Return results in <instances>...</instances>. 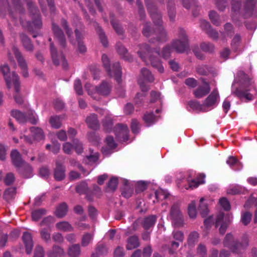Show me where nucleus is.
Segmentation results:
<instances>
[{
  "mask_svg": "<svg viewBox=\"0 0 257 257\" xmlns=\"http://www.w3.org/2000/svg\"><path fill=\"white\" fill-rule=\"evenodd\" d=\"M170 215L173 223L175 226L181 227L183 225V216L177 204H174L172 206L170 210Z\"/></svg>",
  "mask_w": 257,
  "mask_h": 257,
  "instance_id": "nucleus-10",
  "label": "nucleus"
},
{
  "mask_svg": "<svg viewBox=\"0 0 257 257\" xmlns=\"http://www.w3.org/2000/svg\"><path fill=\"white\" fill-rule=\"evenodd\" d=\"M116 138L120 141L126 142L128 140V128L127 125L118 123L114 127Z\"/></svg>",
  "mask_w": 257,
  "mask_h": 257,
  "instance_id": "nucleus-11",
  "label": "nucleus"
},
{
  "mask_svg": "<svg viewBox=\"0 0 257 257\" xmlns=\"http://www.w3.org/2000/svg\"><path fill=\"white\" fill-rule=\"evenodd\" d=\"M208 37L214 41H220L224 43L226 41L225 33H208Z\"/></svg>",
  "mask_w": 257,
  "mask_h": 257,
  "instance_id": "nucleus-48",
  "label": "nucleus"
},
{
  "mask_svg": "<svg viewBox=\"0 0 257 257\" xmlns=\"http://www.w3.org/2000/svg\"><path fill=\"white\" fill-rule=\"evenodd\" d=\"M232 218L233 216L231 214L229 213L225 214L223 213H220L216 218L215 227H217L221 222L229 226L232 221Z\"/></svg>",
  "mask_w": 257,
  "mask_h": 257,
  "instance_id": "nucleus-25",
  "label": "nucleus"
},
{
  "mask_svg": "<svg viewBox=\"0 0 257 257\" xmlns=\"http://www.w3.org/2000/svg\"><path fill=\"white\" fill-rule=\"evenodd\" d=\"M20 37L22 45L26 50L32 52L34 51V47L30 39L25 33H21Z\"/></svg>",
  "mask_w": 257,
  "mask_h": 257,
  "instance_id": "nucleus-26",
  "label": "nucleus"
},
{
  "mask_svg": "<svg viewBox=\"0 0 257 257\" xmlns=\"http://www.w3.org/2000/svg\"><path fill=\"white\" fill-rule=\"evenodd\" d=\"M172 48L177 53H184L189 48V40L186 33H181L179 38L171 43Z\"/></svg>",
  "mask_w": 257,
  "mask_h": 257,
  "instance_id": "nucleus-7",
  "label": "nucleus"
},
{
  "mask_svg": "<svg viewBox=\"0 0 257 257\" xmlns=\"http://www.w3.org/2000/svg\"><path fill=\"white\" fill-rule=\"evenodd\" d=\"M200 27L202 31H207V32H212L210 23L205 20H200Z\"/></svg>",
  "mask_w": 257,
  "mask_h": 257,
  "instance_id": "nucleus-62",
  "label": "nucleus"
},
{
  "mask_svg": "<svg viewBox=\"0 0 257 257\" xmlns=\"http://www.w3.org/2000/svg\"><path fill=\"white\" fill-rule=\"evenodd\" d=\"M51 229H49V228H43L40 231L41 238L46 243L51 241Z\"/></svg>",
  "mask_w": 257,
  "mask_h": 257,
  "instance_id": "nucleus-47",
  "label": "nucleus"
},
{
  "mask_svg": "<svg viewBox=\"0 0 257 257\" xmlns=\"http://www.w3.org/2000/svg\"><path fill=\"white\" fill-rule=\"evenodd\" d=\"M11 115L21 123H24L28 120L27 115L19 110H12Z\"/></svg>",
  "mask_w": 257,
  "mask_h": 257,
  "instance_id": "nucleus-34",
  "label": "nucleus"
},
{
  "mask_svg": "<svg viewBox=\"0 0 257 257\" xmlns=\"http://www.w3.org/2000/svg\"><path fill=\"white\" fill-rule=\"evenodd\" d=\"M141 73L143 78L149 82H153L154 81V77L152 72L146 68H143L141 70Z\"/></svg>",
  "mask_w": 257,
  "mask_h": 257,
  "instance_id": "nucleus-43",
  "label": "nucleus"
},
{
  "mask_svg": "<svg viewBox=\"0 0 257 257\" xmlns=\"http://www.w3.org/2000/svg\"><path fill=\"white\" fill-rule=\"evenodd\" d=\"M214 48V45L210 43L203 42L200 44L201 49L205 52H212L213 51Z\"/></svg>",
  "mask_w": 257,
  "mask_h": 257,
  "instance_id": "nucleus-60",
  "label": "nucleus"
},
{
  "mask_svg": "<svg viewBox=\"0 0 257 257\" xmlns=\"http://www.w3.org/2000/svg\"><path fill=\"white\" fill-rule=\"evenodd\" d=\"M13 82L14 88L17 94L14 95L15 100L18 104H22L23 103V98L22 96L19 94L20 91V82L19 80V76L15 71L13 73Z\"/></svg>",
  "mask_w": 257,
  "mask_h": 257,
  "instance_id": "nucleus-14",
  "label": "nucleus"
},
{
  "mask_svg": "<svg viewBox=\"0 0 257 257\" xmlns=\"http://www.w3.org/2000/svg\"><path fill=\"white\" fill-rule=\"evenodd\" d=\"M224 247L228 248L233 253L240 254L242 250L248 245V239L247 237H243L241 242L235 239L233 235L230 233L226 234L223 241Z\"/></svg>",
  "mask_w": 257,
  "mask_h": 257,
  "instance_id": "nucleus-3",
  "label": "nucleus"
},
{
  "mask_svg": "<svg viewBox=\"0 0 257 257\" xmlns=\"http://www.w3.org/2000/svg\"><path fill=\"white\" fill-rule=\"evenodd\" d=\"M210 91L209 84L205 82V85L199 86L194 91L193 94L196 98H200L208 94Z\"/></svg>",
  "mask_w": 257,
  "mask_h": 257,
  "instance_id": "nucleus-24",
  "label": "nucleus"
},
{
  "mask_svg": "<svg viewBox=\"0 0 257 257\" xmlns=\"http://www.w3.org/2000/svg\"><path fill=\"white\" fill-rule=\"evenodd\" d=\"M219 97L218 92L216 90H213L212 92L205 99L203 105L206 109L208 107H213L216 105L217 99Z\"/></svg>",
  "mask_w": 257,
  "mask_h": 257,
  "instance_id": "nucleus-20",
  "label": "nucleus"
},
{
  "mask_svg": "<svg viewBox=\"0 0 257 257\" xmlns=\"http://www.w3.org/2000/svg\"><path fill=\"white\" fill-rule=\"evenodd\" d=\"M68 208L67 204L65 202H62L56 207L54 214L58 218H63L66 215Z\"/></svg>",
  "mask_w": 257,
  "mask_h": 257,
  "instance_id": "nucleus-33",
  "label": "nucleus"
},
{
  "mask_svg": "<svg viewBox=\"0 0 257 257\" xmlns=\"http://www.w3.org/2000/svg\"><path fill=\"white\" fill-rule=\"evenodd\" d=\"M86 123L89 128L96 131L100 128V124L98 120L97 115L95 113H91L86 118Z\"/></svg>",
  "mask_w": 257,
  "mask_h": 257,
  "instance_id": "nucleus-21",
  "label": "nucleus"
},
{
  "mask_svg": "<svg viewBox=\"0 0 257 257\" xmlns=\"http://www.w3.org/2000/svg\"><path fill=\"white\" fill-rule=\"evenodd\" d=\"M168 15L170 21H173L176 17L175 6L173 2L169 1L167 4Z\"/></svg>",
  "mask_w": 257,
  "mask_h": 257,
  "instance_id": "nucleus-53",
  "label": "nucleus"
},
{
  "mask_svg": "<svg viewBox=\"0 0 257 257\" xmlns=\"http://www.w3.org/2000/svg\"><path fill=\"white\" fill-rule=\"evenodd\" d=\"M147 10L151 17L154 26L155 31L163 32L165 31L161 14L158 12L156 6L152 0H145Z\"/></svg>",
  "mask_w": 257,
  "mask_h": 257,
  "instance_id": "nucleus-5",
  "label": "nucleus"
},
{
  "mask_svg": "<svg viewBox=\"0 0 257 257\" xmlns=\"http://www.w3.org/2000/svg\"><path fill=\"white\" fill-rule=\"evenodd\" d=\"M212 68L207 65H199L196 67L197 72L201 75H207L212 72Z\"/></svg>",
  "mask_w": 257,
  "mask_h": 257,
  "instance_id": "nucleus-50",
  "label": "nucleus"
},
{
  "mask_svg": "<svg viewBox=\"0 0 257 257\" xmlns=\"http://www.w3.org/2000/svg\"><path fill=\"white\" fill-rule=\"evenodd\" d=\"M30 131L32 134L33 139L35 141L38 142L44 139V133L40 127L32 126L30 128Z\"/></svg>",
  "mask_w": 257,
  "mask_h": 257,
  "instance_id": "nucleus-27",
  "label": "nucleus"
},
{
  "mask_svg": "<svg viewBox=\"0 0 257 257\" xmlns=\"http://www.w3.org/2000/svg\"><path fill=\"white\" fill-rule=\"evenodd\" d=\"M88 189V185L85 182H81L76 186V191L80 194L86 193Z\"/></svg>",
  "mask_w": 257,
  "mask_h": 257,
  "instance_id": "nucleus-58",
  "label": "nucleus"
},
{
  "mask_svg": "<svg viewBox=\"0 0 257 257\" xmlns=\"http://www.w3.org/2000/svg\"><path fill=\"white\" fill-rule=\"evenodd\" d=\"M11 4L8 0H0V9L7 5L9 15L14 19L17 18V14H24L25 10L21 0H11Z\"/></svg>",
  "mask_w": 257,
  "mask_h": 257,
  "instance_id": "nucleus-6",
  "label": "nucleus"
},
{
  "mask_svg": "<svg viewBox=\"0 0 257 257\" xmlns=\"http://www.w3.org/2000/svg\"><path fill=\"white\" fill-rule=\"evenodd\" d=\"M49 122L52 127L59 128L61 126V117L58 115H55L50 117Z\"/></svg>",
  "mask_w": 257,
  "mask_h": 257,
  "instance_id": "nucleus-52",
  "label": "nucleus"
},
{
  "mask_svg": "<svg viewBox=\"0 0 257 257\" xmlns=\"http://www.w3.org/2000/svg\"><path fill=\"white\" fill-rule=\"evenodd\" d=\"M257 0H245L241 8V2L239 0L231 1V17L234 21H239L240 18L244 19L251 17L256 5Z\"/></svg>",
  "mask_w": 257,
  "mask_h": 257,
  "instance_id": "nucleus-1",
  "label": "nucleus"
},
{
  "mask_svg": "<svg viewBox=\"0 0 257 257\" xmlns=\"http://www.w3.org/2000/svg\"><path fill=\"white\" fill-rule=\"evenodd\" d=\"M0 71L3 73L7 86L8 89L11 87V83L13 81V73L10 72V67L8 65L5 64L0 66ZM13 73V72H12Z\"/></svg>",
  "mask_w": 257,
  "mask_h": 257,
  "instance_id": "nucleus-19",
  "label": "nucleus"
},
{
  "mask_svg": "<svg viewBox=\"0 0 257 257\" xmlns=\"http://www.w3.org/2000/svg\"><path fill=\"white\" fill-rule=\"evenodd\" d=\"M116 49L118 54L124 60L132 61V57L128 53L127 49L120 42L116 43Z\"/></svg>",
  "mask_w": 257,
  "mask_h": 257,
  "instance_id": "nucleus-28",
  "label": "nucleus"
},
{
  "mask_svg": "<svg viewBox=\"0 0 257 257\" xmlns=\"http://www.w3.org/2000/svg\"><path fill=\"white\" fill-rule=\"evenodd\" d=\"M54 221L55 220L53 217L48 216L43 219L40 223V225L41 226H46L45 228H49V229H51L52 225L54 223Z\"/></svg>",
  "mask_w": 257,
  "mask_h": 257,
  "instance_id": "nucleus-51",
  "label": "nucleus"
},
{
  "mask_svg": "<svg viewBox=\"0 0 257 257\" xmlns=\"http://www.w3.org/2000/svg\"><path fill=\"white\" fill-rule=\"evenodd\" d=\"M17 171L21 177L26 179L31 178L33 175L32 167L26 163L20 168H18Z\"/></svg>",
  "mask_w": 257,
  "mask_h": 257,
  "instance_id": "nucleus-22",
  "label": "nucleus"
},
{
  "mask_svg": "<svg viewBox=\"0 0 257 257\" xmlns=\"http://www.w3.org/2000/svg\"><path fill=\"white\" fill-rule=\"evenodd\" d=\"M54 38L63 48L66 46V38L64 33H54Z\"/></svg>",
  "mask_w": 257,
  "mask_h": 257,
  "instance_id": "nucleus-57",
  "label": "nucleus"
},
{
  "mask_svg": "<svg viewBox=\"0 0 257 257\" xmlns=\"http://www.w3.org/2000/svg\"><path fill=\"white\" fill-rule=\"evenodd\" d=\"M123 187L121 188V195L125 198H128L133 193V188L130 185L128 181L124 180Z\"/></svg>",
  "mask_w": 257,
  "mask_h": 257,
  "instance_id": "nucleus-30",
  "label": "nucleus"
},
{
  "mask_svg": "<svg viewBox=\"0 0 257 257\" xmlns=\"http://www.w3.org/2000/svg\"><path fill=\"white\" fill-rule=\"evenodd\" d=\"M16 193L15 187H10L7 189L4 194V198L9 202L15 198Z\"/></svg>",
  "mask_w": 257,
  "mask_h": 257,
  "instance_id": "nucleus-41",
  "label": "nucleus"
},
{
  "mask_svg": "<svg viewBox=\"0 0 257 257\" xmlns=\"http://www.w3.org/2000/svg\"><path fill=\"white\" fill-rule=\"evenodd\" d=\"M110 19L111 24L116 32H122L126 30L120 25L119 22L114 19L113 14H110Z\"/></svg>",
  "mask_w": 257,
  "mask_h": 257,
  "instance_id": "nucleus-39",
  "label": "nucleus"
},
{
  "mask_svg": "<svg viewBox=\"0 0 257 257\" xmlns=\"http://www.w3.org/2000/svg\"><path fill=\"white\" fill-rule=\"evenodd\" d=\"M50 53L54 65L58 66L61 62L62 68L65 70L68 69L69 65L64 55L62 53L58 54L57 49L53 43L50 44Z\"/></svg>",
  "mask_w": 257,
  "mask_h": 257,
  "instance_id": "nucleus-8",
  "label": "nucleus"
},
{
  "mask_svg": "<svg viewBox=\"0 0 257 257\" xmlns=\"http://www.w3.org/2000/svg\"><path fill=\"white\" fill-rule=\"evenodd\" d=\"M204 199L201 198L200 199V203L198 206V210L201 216L203 218L206 217L209 212L207 204L204 203Z\"/></svg>",
  "mask_w": 257,
  "mask_h": 257,
  "instance_id": "nucleus-38",
  "label": "nucleus"
},
{
  "mask_svg": "<svg viewBox=\"0 0 257 257\" xmlns=\"http://www.w3.org/2000/svg\"><path fill=\"white\" fill-rule=\"evenodd\" d=\"M112 86L109 83L103 81L98 86L96 87V91L99 94L103 96H108L111 91Z\"/></svg>",
  "mask_w": 257,
  "mask_h": 257,
  "instance_id": "nucleus-23",
  "label": "nucleus"
},
{
  "mask_svg": "<svg viewBox=\"0 0 257 257\" xmlns=\"http://www.w3.org/2000/svg\"><path fill=\"white\" fill-rule=\"evenodd\" d=\"M73 149L78 154H81L83 150L82 144L77 139L72 141Z\"/></svg>",
  "mask_w": 257,
  "mask_h": 257,
  "instance_id": "nucleus-61",
  "label": "nucleus"
},
{
  "mask_svg": "<svg viewBox=\"0 0 257 257\" xmlns=\"http://www.w3.org/2000/svg\"><path fill=\"white\" fill-rule=\"evenodd\" d=\"M240 41V37L239 35L234 36L231 42V48L235 52L240 53L241 51L239 49V43Z\"/></svg>",
  "mask_w": 257,
  "mask_h": 257,
  "instance_id": "nucleus-56",
  "label": "nucleus"
},
{
  "mask_svg": "<svg viewBox=\"0 0 257 257\" xmlns=\"http://www.w3.org/2000/svg\"><path fill=\"white\" fill-rule=\"evenodd\" d=\"M149 60L151 62L152 66L157 69V70L161 73L164 71V67L162 64L161 60L157 56H155L152 55L150 56Z\"/></svg>",
  "mask_w": 257,
  "mask_h": 257,
  "instance_id": "nucleus-29",
  "label": "nucleus"
},
{
  "mask_svg": "<svg viewBox=\"0 0 257 257\" xmlns=\"http://www.w3.org/2000/svg\"><path fill=\"white\" fill-rule=\"evenodd\" d=\"M87 139L90 142L97 143L100 141V138L95 132H89L87 134Z\"/></svg>",
  "mask_w": 257,
  "mask_h": 257,
  "instance_id": "nucleus-63",
  "label": "nucleus"
},
{
  "mask_svg": "<svg viewBox=\"0 0 257 257\" xmlns=\"http://www.w3.org/2000/svg\"><path fill=\"white\" fill-rule=\"evenodd\" d=\"M143 120L148 126H149L155 123L158 118L155 115L153 112H146L143 116Z\"/></svg>",
  "mask_w": 257,
  "mask_h": 257,
  "instance_id": "nucleus-35",
  "label": "nucleus"
},
{
  "mask_svg": "<svg viewBox=\"0 0 257 257\" xmlns=\"http://www.w3.org/2000/svg\"><path fill=\"white\" fill-rule=\"evenodd\" d=\"M157 218L158 217L156 215H149L141 219L140 223L144 229L148 230L155 225Z\"/></svg>",
  "mask_w": 257,
  "mask_h": 257,
  "instance_id": "nucleus-17",
  "label": "nucleus"
},
{
  "mask_svg": "<svg viewBox=\"0 0 257 257\" xmlns=\"http://www.w3.org/2000/svg\"><path fill=\"white\" fill-rule=\"evenodd\" d=\"M22 240L25 246L26 253L30 254L34 246L32 234L28 232H24L22 235Z\"/></svg>",
  "mask_w": 257,
  "mask_h": 257,
  "instance_id": "nucleus-16",
  "label": "nucleus"
},
{
  "mask_svg": "<svg viewBox=\"0 0 257 257\" xmlns=\"http://www.w3.org/2000/svg\"><path fill=\"white\" fill-rule=\"evenodd\" d=\"M70 42L72 45L78 44V50L80 53H84L86 51V48L82 42L83 36L82 33H67Z\"/></svg>",
  "mask_w": 257,
  "mask_h": 257,
  "instance_id": "nucleus-12",
  "label": "nucleus"
},
{
  "mask_svg": "<svg viewBox=\"0 0 257 257\" xmlns=\"http://www.w3.org/2000/svg\"><path fill=\"white\" fill-rule=\"evenodd\" d=\"M101 61L103 67L106 71L107 75L110 77L114 78L117 82L120 84L121 82L122 72L119 63L115 62L111 64L110 60L105 54H102Z\"/></svg>",
  "mask_w": 257,
  "mask_h": 257,
  "instance_id": "nucleus-4",
  "label": "nucleus"
},
{
  "mask_svg": "<svg viewBox=\"0 0 257 257\" xmlns=\"http://www.w3.org/2000/svg\"><path fill=\"white\" fill-rule=\"evenodd\" d=\"M56 226L57 229L63 231H71L73 230L72 225L67 221L59 222L56 223Z\"/></svg>",
  "mask_w": 257,
  "mask_h": 257,
  "instance_id": "nucleus-44",
  "label": "nucleus"
},
{
  "mask_svg": "<svg viewBox=\"0 0 257 257\" xmlns=\"http://www.w3.org/2000/svg\"><path fill=\"white\" fill-rule=\"evenodd\" d=\"M95 252L99 255H105L108 253V248L105 244L98 243L95 247Z\"/></svg>",
  "mask_w": 257,
  "mask_h": 257,
  "instance_id": "nucleus-55",
  "label": "nucleus"
},
{
  "mask_svg": "<svg viewBox=\"0 0 257 257\" xmlns=\"http://www.w3.org/2000/svg\"><path fill=\"white\" fill-rule=\"evenodd\" d=\"M102 125L107 132L111 131L113 126V120L110 114H107L102 120Z\"/></svg>",
  "mask_w": 257,
  "mask_h": 257,
  "instance_id": "nucleus-32",
  "label": "nucleus"
},
{
  "mask_svg": "<svg viewBox=\"0 0 257 257\" xmlns=\"http://www.w3.org/2000/svg\"><path fill=\"white\" fill-rule=\"evenodd\" d=\"M199 237V234L197 231H194L190 232L187 239L188 245L193 246L198 242Z\"/></svg>",
  "mask_w": 257,
  "mask_h": 257,
  "instance_id": "nucleus-45",
  "label": "nucleus"
},
{
  "mask_svg": "<svg viewBox=\"0 0 257 257\" xmlns=\"http://www.w3.org/2000/svg\"><path fill=\"white\" fill-rule=\"evenodd\" d=\"M12 164L17 169L22 167L26 162L22 159L20 153L16 149L13 150L10 154Z\"/></svg>",
  "mask_w": 257,
  "mask_h": 257,
  "instance_id": "nucleus-18",
  "label": "nucleus"
},
{
  "mask_svg": "<svg viewBox=\"0 0 257 257\" xmlns=\"http://www.w3.org/2000/svg\"><path fill=\"white\" fill-rule=\"evenodd\" d=\"M63 249L59 246L54 245L52 251L48 253L49 257H58L64 254Z\"/></svg>",
  "mask_w": 257,
  "mask_h": 257,
  "instance_id": "nucleus-46",
  "label": "nucleus"
},
{
  "mask_svg": "<svg viewBox=\"0 0 257 257\" xmlns=\"http://www.w3.org/2000/svg\"><path fill=\"white\" fill-rule=\"evenodd\" d=\"M12 50L18 62V66L21 68L22 75L25 78L28 77V67L26 60L16 47H13Z\"/></svg>",
  "mask_w": 257,
  "mask_h": 257,
  "instance_id": "nucleus-9",
  "label": "nucleus"
},
{
  "mask_svg": "<svg viewBox=\"0 0 257 257\" xmlns=\"http://www.w3.org/2000/svg\"><path fill=\"white\" fill-rule=\"evenodd\" d=\"M140 245L139 237L136 235L130 236L127 239L126 248L127 250H131L138 247Z\"/></svg>",
  "mask_w": 257,
  "mask_h": 257,
  "instance_id": "nucleus-31",
  "label": "nucleus"
},
{
  "mask_svg": "<svg viewBox=\"0 0 257 257\" xmlns=\"http://www.w3.org/2000/svg\"><path fill=\"white\" fill-rule=\"evenodd\" d=\"M172 49L171 45H168L163 48L161 53L159 50H156L155 52L158 56H161L163 59H168L171 57Z\"/></svg>",
  "mask_w": 257,
  "mask_h": 257,
  "instance_id": "nucleus-37",
  "label": "nucleus"
},
{
  "mask_svg": "<svg viewBox=\"0 0 257 257\" xmlns=\"http://www.w3.org/2000/svg\"><path fill=\"white\" fill-rule=\"evenodd\" d=\"M188 213L191 218H195L197 215L195 203L192 201L188 207Z\"/></svg>",
  "mask_w": 257,
  "mask_h": 257,
  "instance_id": "nucleus-59",
  "label": "nucleus"
},
{
  "mask_svg": "<svg viewBox=\"0 0 257 257\" xmlns=\"http://www.w3.org/2000/svg\"><path fill=\"white\" fill-rule=\"evenodd\" d=\"M46 213L47 210L45 208H39L34 210L32 212V220L34 221H38Z\"/></svg>",
  "mask_w": 257,
  "mask_h": 257,
  "instance_id": "nucleus-40",
  "label": "nucleus"
},
{
  "mask_svg": "<svg viewBox=\"0 0 257 257\" xmlns=\"http://www.w3.org/2000/svg\"><path fill=\"white\" fill-rule=\"evenodd\" d=\"M118 179L116 177L111 178L107 183V187L110 190L114 191L117 188Z\"/></svg>",
  "mask_w": 257,
  "mask_h": 257,
  "instance_id": "nucleus-64",
  "label": "nucleus"
},
{
  "mask_svg": "<svg viewBox=\"0 0 257 257\" xmlns=\"http://www.w3.org/2000/svg\"><path fill=\"white\" fill-rule=\"evenodd\" d=\"M189 107L194 110L205 112L208 111V109H206L203 104H200L196 100H191L188 102Z\"/></svg>",
  "mask_w": 257,
  "mask_h": 257,
  "instance_id": "nucleus-36",
  "label": "nucleus"
},
{
  "mask_svg": "<svg viewBox=\"0 0 257 257\" xmlns=\"http://www.w3.org/2000/svg\"><path fill=\"white\" fill-rule=\"evenodd\" d=\"M93 238V234L88 232L85 233L82 237L81 242V245L83 247L88 246L92 240Z\"/></svg>",
  "mask_w": 257,
  "mask_h": 257,
  "instance_id": "nucleus-54",
  "label": "nucleus"
},
{
  "mask_svg": "<svg viewBox=\"0 0 257 257\" xmlns=\"http://www.w3.org/2000/svg\"><path fill=\"white\" fill-rule=\"evenodd\" d=\"M236 77L238 78V82L240 83V86L232 91V94L241 100L244 98L245 101L252 100L253 99V95L250 93L248 92L249 90L247 89V87L252 84L251 79L242 70H239L237 72Z\"/></svg>",
  "mask_w": 257,
  "mask_h": 257,
  "instance_id": "nucleus-2",
  "label": "nucleus"
},
{
  "mask_svg": "<svg viewBox=\"0 0 257 257\" xmlns=\"http://www.w3.org/2000/svg\"><path fill=\"white\" fill-rule=\"evenodd\" d=\"M80 247L79 244L71 246L68 249V254L71 257H77L80 254Z\"/></svg>",
  "mask_w": 257,
  "mask_h": 257,
  "instance_id": "nucleus-42",
  "label": "nucleus"
},
{
  "mask_svg": "<svg viewBox=\"0 0 257 257\" xmlns=\"http://www.w3.org/2000/svg\"><path fill=\"white\" fill-rule=\"evenodd\" d=\"M145 36L150 38L149 42L152 43H164L168 40L166 33H144Z\"/></svg>",
  "mask_w": 257,
  "mask_h": 257,
  "instance_id": "nucleus-15",
  "label": "nucleus"
},
{
  "mask_svg": "<svg viewBox=\"0 0 257 257\" xmlns=\"http://www.w3.org/2000/svg\"><path fill=\"white\" fill-rule=\"evenodd\" d=\"M54 178L57 181H61L66 177L65 166L59 161H56L54 169Z\"/></svg>",
  "mask_w": 257,
  "mask_h": 257,
  "instance_id": "nucleus-13",
  "label": "nucleus"
},
{
  "mask_svg": "<svg viewBox=\"0 0 257 257\" xmlns=\"http://www.w3.org/2000/svg\"><path fill=\"white\" fill-rule=\"evenodd\" d=\"M209 17L212 23L218 26L221 24V21L219 15L214 11H211L209 12Z\"/></svg>",
  "mask_w": 257,
  "mask_h": 257,
  "instance_id": "nucleus-49",
  "label": "nucleus"
}]
</instances>
